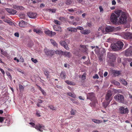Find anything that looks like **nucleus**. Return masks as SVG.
<instances>
[{
  "label": "nucleus",
  "instance_id": "nucleus-56",
  "mask_svg": "<svg viewBox=\"0 0 132 132\" xmlns=\"http://www.w3.org/2000/svg\"><path fill=\"white\" fill-rule=\"evenodd\" d=\"M64 19V18L63 17H61L59 18V20L61 21L63 20Z\"/></svg>",
  "mask_w": 132,
  "mask_h": 132
},
{
  "label": "nucleus",
  "instance_id": "nucleus-36",
  "mask_svg": "<svg viewBox=\"0 0 132 132\" xmlns=\"http://www.w3.org/2000/svg\"><path fill=\"white\" fill-rule=\"evenodd\" d=\"M48 107L51 110H55L56 109V108L54 107L52 105H51L49 106Z\"/></svg>",
  "mask_w": 132,
  "mask_h": 132
},
{
  "label": "nucleus",
  "instance_id": "nucleus-25",
  "mask_svg": "<svg viewBox=\"0 0 132 132\" xmlns=\"http://www.w3.org/2000/svg\"><path fill=\"white\" fill-rule=\"evenodd\" d=\"M33 31L34 32H36L37 34H38L42 33V31L38 29H34Z\"/></svg>",
  "mask_w": 132,
  "mask_h": 132
},
{
  "label": "nucleus",
  "instance_id": "nucleus-55",
  "mask_svg": "<svg viewBox=\"0 0 132 132\" xmlns=\"http://www.w3.org/2000/svg\"><path fill=\"white\" fill-rule=\"evenodd\" d=\"M99 8L100 9V12H101L103 11V9L102 6H99Z\"/></svg>",
  "mask_w": 132,
  "mask_h": 132
},
{
  "label": "nucleus",
  "instance_id": "nucleus-28",
  "mask_svg": "<svg viewBox=\"0 0 132 132\" xmlns=\"http://www.w3.org/2000/svg\"><path fill=\"white\" fill-rule=\"evenodd\" d=\"M111 101H108L105 102L104 103L103 106L105 108H106L108 105L109 104L110 102Z\"/></svg>",
  "mask_w": 132,
  "mask_h": 132
},
{
  "label": "nucleus",
  "instance_id": "nucleus-21",
  "mask_svg": "<svg viewBox=\"0 0 132 132\" xmlns=\"http://www.w3.org/2000/svg\"><path fill=\"white\" fill-rule=\"evenodd\" d=\"M19 25L21 27H24L26 26V23L24 21L22 20L19 22Z\"/></svg>",
  "mask_w": 132,
  "mask_h": 132
},
{
  "label": "nucleus",
  "instance_id": "nucleus-26",
  "mask_svg": "<svg viewBox=\"0 0 132 132\" xmlns=\"http://www.w3.org/2000/svg\"><path fill=\"white\" fill-rule=\"evenodd\" d=\"M45 33L46 34L50 36H52V31L50 30H47L45 32Z\"/></svg>",
  "mask_w": 132,
  "mask_h": 132
},
{
  "label": "nucleus",
  "instance_id": "nucleus-63",
  "mask_svg": "<svg viewBox=\"0 0 132 132\" xmlns=\"http://www.w3.org/2000/svg\"><path fill=\"white\" fill-rule=\"evenodd\" d=\"M14 59L15 60H16L17 62H18L19 61V60L18 59H17L16 57H15Z\"/></svg>",
  "mask_w": 132,
  "mask_h": 132
},
{
  "label": "nucleus",
  "instance_id": "nucleus-9",
  "mask_svg": "<svg viewBox=\"0 0 132 132\" xmlns=\"http://www.w3.org/2000/svg\"><path fill=\"white\" fill-rule=\"evenodd\" d=\"M118 16H117L114 13H112L110 16V19L111 21L113 23H116L117 20V18Z\"/></svg>",
  "mask_w": 132,
  "mask_h": 132
},
{
  "label": "nucleus",
  "instance_id": "nucleus-29",
  "mask_svg": "<svg viewBox=\"0 0 132 132\" xmlns=\"http://www.w3.org/2000/svg\"><path fill=\"white\" fill-rule=\"evenodd\" d=\"M67 95L74 98L76 97V95L74 93H72L71 92L67 93Z\"/></svg>",
  "mask_w": 132,
  "mask_h": 132
},
{
  "label": "nucleus",
  "instance_id": "nucleus-32",
  "mask_svg": "<svg viewBox=\"0 0 132 132\" xmlns=\"http://www.w3.org/2000/svg\"><path fill=\"white\" fill-rule=\"evenodd\" d=\"M61 51H62L61 50L59 51L58 50H57L56 51H55L54 50V55L55 54V53L56 54L62 55V54L61 53Z\"/></svg>",
  "mask_w": 132,
  "mask_h": 132
},
{
  "label": "nucleus",
  "instance_id": "nucleus-53",
  "mask_svg": "<svg viewBox=\"0 0 132 132\" xmlns=\"http://www.w3.org/2000/svg\"><path fill=\"white\" fill-rule=\"evenodd\" d=\"M93 78L95 79H98L99 78V77L97 74H96L94 76H93Z\"/></svg>",
  "mask_w": 132,
  "mask_h": 132
},
{
  "label": "nucleus",
  "instance_id": "nucleus-37",
  "mask_svg": "<svg viewBox=\"0 0 132 132\" xmlns=\"http://www.w3.org/2000/svg\"><path fill=\"white\" fill-rule=\"evenodd\" d=\"M72 3L71 0H66L65 2L66 4L67 5H69Z\"/></svg>",
  "mask_w": 132,
  "mask_h": 132
},
{
  "label": "nucleus",
  "instance_id": "nucleus-62",
  "mask_svg": "<svg viewBox=\"0 0 132 132\" xmlns=\"http://www.w3.org/2000/svg\"><path fill=\"white\" fill-rule=\"evenodd\" d=\"M79 98L81 100H84V99H83L82 97L81 96H79Z\"/></svg>",
  "mask_w": 132,
  "mask_h": 132
},
{
  "label": "nucleus",
  "instance_id": "nucleus-42",
  "mask_svg": "<svg viewBox=\"0 0 132 132\" xmlns=\"http://www.w3.org/2000/svg\"><path fill=\"white\" fill-rule=\"evenodd\" d=\"M113 83L115 85H116L117 86H119L120 85V84L119 82L116 81V80H114L113 82Z\"/></svg>",
  "mask_w": 132,
  "mask_h": 132
},
{
  "label": "nucleus",
  "instance_id": "nucleus-40",
  "mask_svg": "<svg viewBox=\"0 0 132 132\" xmlns=\"http://www.w3.org/2000/svg\"><path fill=\"white\" fill-rule=\"evenodd\" d=\"M54 22L55 24L57 25H60V21L56 20H54Z\"/></svg>",
  "mask_w": 132,
  "mask_h": 132
},
{
  "label": "nucleus",
  "instance_id": "nucleus-27",
  "mask_svg": "<svg viewBox=\"0 0 132 132\" xmlns=\"http://www.w3.org/2000/svg\"><path fill=\"white\" fill-rule=\"evenodd\" d=\"M65 82L68 85H75V84L74 82L69 80H66Z\"/></svg>",
  "mask_w": 132,
  "mask_h": 132
},
{
  "label": "nucleus",
  "instance_id": "nucleus-43",
  "mask_svg": "<svg viewBox=\"0 0 132 132\" xmlns=\"http://www.w3.org/2000/svg\"><path fill=\"white\" fill-rule=\"evenodd\" d=\"M31 60L32 62H33L35 63H36L38 62V61L37 59H34L33 58H32L31 59Z\"/></svg>",
  "mask_w": 132,
  "mask_h": 132
},
{
  "label": "nucleus",
  "instance_id": "nucleus-8",
  "mask_svg": "<svg viewBox=\"0 0 132 132\" xmlns=\"http://www.w3.org/2000/svg\"><path fill=\"white\" fill-rule=\"evenodd\" d=\"M119 113L121 114H127L129 112L128 108L123 106H120L119 108Z\"/></svg>",
  "mask_w": 132,
  "mask_h": 132
},
{
  "label": "nucleus",
  "instance_id": "nucleus-2",
  "mask_svg": "<svg viewBox=\"0 0 132 132\" xmlns=\"http://www.w3.org/2000/svg\"><path fill=\"white\" fill-rule=\"evenodd\" d=\"M123 44L121 41H118L116 43L112 44L111 45L112 49L114 51L120 50L123 47Z\"/></svg>",
  "mask_w": 132,
  "mask_h": 132
},
{
  "label": "nucleus",
  "instance_id": "nucleus-34",
  "mask_svg": "<svg viewBox=\"0 0 132 132\" xmlns=\"http://www.w3.org/2000/svg\"><path fill=\"white\" fill-rule=\"evenodd\" d=\"M76 112V110L72 109L70 111L71 114V115H75Z\"/></svg>",
  "mask_w": 132,
  "mask_h": 132
},
{
  "label": "nucleus",
  "instance_id": "nucleus-64",
  "mask_svg": "<svg viewBox=\"0 0 132 132\" xmlns=\"http://www.w3.org/2000/svg\"><path fill=\"white\" fill-rule=\"evenodd\" d=\"M38 103H41L43 102V101L40 99H39L38 100Z\"/></svg>",
  "mask_w": 132,
  "mask_h": 132
},
{
  "label": "nucleus",
  "instance_id": "nucleus-33",
  "mask_svg": "<svg viewBox=\"0 0 132 132\" xmlns=\"http://www.w3.org/2000/svg\"><path fill=\"white\" fill-rule=\"evenodd\" d=\"M6 73L9 79L10 80H11L12 79V77L10 73L7 71H6Z\"/></svg>",
  "mask_w": 132,
  "mask_h": 132
},
{
  "label": "nucleus",
  "instance_id": "nucleus-58",
  "mask_svg": "<svg viewBox=\"0 0 132 132\" xmlns=\"http://www.w3.org/2000/svg\"><path fill=\"white\" fill-rule=\"evenodd\" d=\"M14 35L15 36L17 37H19V34L18 33H15L14 34Z\"/></svg>",
  "mask_w": 132,
  "mask_h": 132
},
{
  "label": "nucleus",
  "instance_id": "nucleus-13",
  "mask_svg": "<svg viewBox=\"0 0 132 132\" xmlns=\"http://www.w3.org/2000/svg\"><path fill=\"white\" fill-rule=\"evenodd\" d=\"M27 15L30 18H35L37 15V14L36 13L30 12H28Z\"/></svg>",
  "mask_w": 132,
  "mask_h": 132
},
{
  "label": "nucleus",
  "instance_id": "nucleus-48",
  "mask_svg": "<svg viewBox=\"0 0 132 132\" xmlns=\"http://www.w3.org/2000/svg\"><path fill=\"white\" fill-rule=\"evenodd\" d=\"M116 3V2L115 0H112V4L113 5H115Z\"/></svg>",
  "mask_w": 132,
  "mask_h": 132
},
{
  "label": "nucleus",
  "instance_id": "nucleus-11",
  "mask_svg": "<svg viewBox=\"0 0 132 132\" xmlns=\"http://www.w3.org/2000/svg\"><path fill=\"white\" fill-rule=\"evenodd\" d=\"M108 57L110 58L111 61L114 62L116 59L115 55L111 53H109L108 55Z\"/></svg>",
  "mask_w": 132,
  "mask_h": 132
},
{
  "label": "nucleus",
  "instance_id": "nucleus-3",
  "mask_svg": "<svg viewBox=\"0 0 132 132\" xmlns=\"http://www.w3.org/2000/svg\"><path fill=\"white\" fill-rule=\"evenodd\" d=\"M121 36L123 38L128 40H132V33L126 32L123 33L121 34Z\"/></svg>",
  "mask_w": 132,
  "mask_h": 132
},
{
  "label": "nucleus",
  "instance_id": "nucleus-4",
  "mask_svg": "<svg viewBox=\"0 0 132 132\" xmlns=\"http://www.w3.org/2000/svg\"><path fill=\"white\" fill-rule=\"evenodd\" d=\"M29 124L31 125L32 127L35 128L36 129L38 130L41 132L43 131V128L45 127L42 124H38L35 125L34 123L31 122L29 123Z\"/></svg>",
  "mask_w": 132,
  "mask_h": 132
},
{
  "label": "nucleus",
  "instance_id": "nucleus-60",
  "mask_svg": "<svg viewBox=\"0 0 132 132\" xmlns=\"http://www.w3.org/2000/svg\"><path fill=\"white\" fill-rule=\"evenodd\" d=\"M49 10L50 11H51L53 12H54L55 11V10L54 9H50Z\"/></svg>",
  "mask_w": 132,
  "mask_h": 132
},
{
  "label": "nucleus",
  "instance_id": "nucleus-51",
  "mask_svg": "<svg viewBox=\"0 0 132 132\" xmlns=\"http://www.w3.org/2000/svg\"><path fill=\"white\" fill-rule=\"evenodd\" d=\"M0 71H1L3 75H5V72L3 70V69H2V68H0Z\"/></svg>",
  "mask_w": 132,
  "mask_h": 132
},
{
  "label": "nucleus",
  "instance_id": "nucleus-57",
  "mask_svg": "<svg viewBox=\"0 0 132 132\" xmlns=\"http://www.w3.org/2000/svg\"><path fill=\"white\" fill-rule=\"evenodd\" d=\"M108 74V73L107 72H105L104 74V77H106Z\"/></svg>",
  "mask_w": 132,
  "mask_h": 132
},
{
  "label": "nucleus",
  "instance_id": "nucleus-44",
  "mask_svg": "<svg viewBox=\"0 0 132 132\" xmlns=\"http://www.w3.org/2000/svg\"><path fill=\"white\" fill-rule=\"evenodd\" d=\"M1 53L4 55H5L6 54V52L4 51H3L1 49Z\"/></svg>",
  "mask_w": 132,
  "mask_h": 132
},
{
  "label": "nucleus",
  "instance_id": "nucleus-14",
  "mask_svg": "<svg viewBox=\"0 0 132 132\" xmlns=\"http://www.w3.org/2000/svg\"><path fill=\"white\" fill-rule=\"evenodd\" d=\"M61 53L62 54V55L68 58L70 57L71 56V54L69 52L61 51Z\"/></svg>",
  "mask_w": 132,
  "mask_h": 132
},
{
  "label": "nucleus",
  "instance_id": "nucleus-61",
  "mask_svg": "<svg viewBox=\"0 0 132 132\" xmlns=\"http://www.w3.org/2000/svg\"><path fill=\"white\" fill-rule=\"evenodd\" d=\"M70 100L74 103H77V102L75 101L72 98H71Z\"/></svg>",
  "mask_w": 132,
  "mask_h": 132
},
{
  "label": "nucleus",
  "instance_id": "nucleus-45",
  "mask_svg": "<svg viewBox=\"0 0 132 132\" xmlns=\"http://www.w3.org/2000/svg\"><path fill=\"white\" fill-rule=\"evenodd\" d=\"M5 119V117H0V122H2L4 121Z\"/></svg>",
  "mask_w": 132,
  "mask_h": 132
},
{
  "label": "nucleus",
  "instance_id": "nucleus-52",
  "mask_svg": "<svg viewBox=\"0 0 132 132\" xmlns=\"http://www.w3.org/2000/svg\"><path fill=\"white\" fill-rule=\"evenodd\" d=\"M8 23L11 26H13L14 25V23L10 21L8 22Z\"/></svg>",
  "mask_w": 132,
  "mask_h": 132
},
{
  "label": "nucleus",
  "instance_id": "nucleus-19",
  "mask_svg": "<svg viewBox=\"0 0 132 132\" xmlns=\"http://www.w3.org/2000/svg\"><path fill=\"white\" fill-rule=\"evenodd\" d=\"M112 73L115 76H118L121 74L120 71H116L115 70H113Z\"/></svg>",
  "mask_w": 132,
  "mask_h": 132
},
{
  "label": "nucleus",
  "instance_id": "nucleus-1",
  "mask_svg": "<svg viewBox=\"0 0 132 132\" xmlns=\"http://www.w3.org/2000/svg\"><path fill=\"white\" fill-rule=\"evenodd\" d=\"M115 13L119 17L121 16L119 18L120 23L123 24L126 22L127 16L126 13L122 12L121 10H119L116 11Z\"/></svg>",
  "mask_w": 132,
  "mask_h": 132
},
{
  "label": "nucleus",
  "instance_id": "nucleus-47",
  "mask_svg": "<svg viewBox=\"0 0 132 132\" xmlns=\"http://www.w3.org/2000/svg\"><path fill=\"white\" fill-rule=\"evenodd\" d=\"M92 23L91 22H88L87 24V26L90 27H91L92 26Z\"/></svg>",
  "mask_w": 132,
  "mask_h": 132
},
{
  "label": "nucleus",
  "instance_id": "nucleus-17",
  "mask_svg": "<svg viewBox=\"0 0 132 132\" xmlns=\"http://www.w3.org/2000/svg\"><path fill=\"white\" fill-rule=\"evenodd\" d=\"M131 51L130 50V49H128L125 52V55L126 56H129L131 55Z\"/></svg>",
  "mask_w": 132,
  "mask_h": 132
},
{
  "label": "nucleus",
  "instance_id": "nucleus-7",
  "mask_svg": "<svg viewBox=\"0 0 132 132\" xmlns=\"http://www.w3.org/2000/svg\"><path fill=\"white\" fill-rule=\"evenodd\" d=\"M44 52L45 54L47 56L52 57L54 55V50H50L47 48H45Z\"/></svg>",
  "mask_w": 132,
  "mask_h": 132
},
{
  "label": "nucleus",
  "instance_id": "nucleus-23",
  "mask_svg": "<svg viewBox=\"0 0 132 132\" xmlns=\"http://www.w3.org/2000/svg\"><path fill=\"white\" fill-rule=\"evenodd\" d=\"M120 81L122 84L125 85H126L127 84V83L125 80V79L123 78H121L120 79Z\"/></svg>",
  "mask_w": 132,
  "mask_h": 132
},
{
  "label": "nucleus",
  "instance_id": "nucleus-38",
  "mask_svg": "<svg viewBox=\"0 0 132 132\" xmlns=\"http://www.w3.org/2000/svg\"><path fill=\"white\" fill-rule=\"evenodd\" d=\"M76 9H68L67 10L69 12H71L72 13H73L76 10Z\"/></svg>",
  "mask_w": 132,
  "mask_h": 132
},
{
  "label": "nucleus",
  "instance_id": "nucleus-24",
  "mask_svg": "<svg viewBox=\"0 0 132 132\" xmlns=\"http://www.w3.org/2000/svg\"><path fill=\"white\" fill-rule=\"evenodd\" d=\"M50 41L51 43L54 46L57 47V45L56 42L52 39H50Z\"/></svg>",
  "mask_w": 132,
  "mask_h": 132
},
{
  "label": "nucleus",
  "instance_id": "nucleus-5",
  "mask_svg": "<svg viewBox=\"0 0 132 132\" xmlns=\"http://www.w3.org/2000/svg\"><path fill=\"white\" fill-rule=\"evenodd\" d=\"M88 95L87 98L89 99L94 102V105L97 102V100L94 94L93 93H89Z\"/></svg>",
  "mask_w": 132,
  "mask_h": 132
},
{
  "label": "nucleus",
  "instance_id": "nucleus-18",
  "mask_svg": "<svg viewBox=\"0 0 132 132\" xmlns=\"http://www.w3.org/2000/svg\"><path fill=\"white\" fill-rule=\"evenodd\" d=\"M67 29L69 31L73 32H76L77 31V29L72 27L68 28Z\"/></svg>",
  "mask_w": 132,
  "mask_h": 132
},
{
  "label": "nucleus",
  "instance_id": "nucleus-54",
  "mask_svg": "<svg viewBox=\"0 0 132 132\" xmlns=\"http://www.w3.org/2000/svg\"><path fill=\"white\" fill-rule=\"evenodd\" d=\"M40 91L42 92V94H43V95H45V96L46 95V92L43 89H42V90H40Z\"/></svg>",
  "mask_w": 132,
  "mask_h": 132
},
{
  "label": "nucleus",
  "instance_id": "nucleus-12",
  "mask_svg": "<svg viewBox=\"0 0 132 132\" xmlns=\"http://www.w3.org/2000/svg\"><path fill=\"white\" fill-rule=\"evenodd\" d=\"M60 44L67 50H69V48L68 45L66 42L64 41L61 40L60 42Z\"/></svg>",
  "mask_w": 132,
  "mask_h": 132
},
{
  "label": "nucleus",
  "instance_id": "nucleus-16",
  "mask_svg": "<svg viewBox=\"0 0 132 132\" xmlns=\"http://www.w3.org/2000/svg\"><path fill=\"white\" fill-rule=\"evenodd\" d=\"M105 30L106 31L109 32L113 31V29L112 27L111 26H108L106 27L105 29Z\"/></svg>",
  "mask_w": 132,
  "mask_h": 132
},
{
  "label": "nucleus",
  "instance_id": "nucleus-41",
  "mask_svg": "<svg viewBox=\"0 0 132 132\" xmlns=\"http://www.w3.org/2000/svg\"><path fill=\"white\" fill-rule=\"evenodd\" d=\"M49 72L48 71H44V73L46 77L48 78V75H49Z\"/></svg>",
  "mask_w": 132,
  "mask_h": 132
},
{
  "label": "nucleus",
  "instance_id": "nucleus-10",
  "mask_svg": "<svg viewBox=\"0 0 132 132\" xmlns=\"http://www.w3.org/2000/svg\"><path fill=\"white\" fill-rule=\"evenodd\" d=\"M112 94L111 92L110 91H108L106 95L105 100L107 101H111L112 100Z\"/></svg>",
  "mask_w": 132,
  "mask_h": 132
},
{
  "label": "nucleus",
  "instance_id": "nucleus-22",
  "mask_svg": "<svg viewBox=\"0 0 132 132\" xmlns=\"http://www.w3.org/2000/svg\"><path fill=\"white\" fill-rule=\"evenodd\" d=\"M80 32L82 34L85 35L88 34L90 32V31L88 30H83L80 31Z\"/></svg>",
  "mask_w": 132,
  "mask_h": 132
},
{
  "label": "nucleus",
  "instance_id": "nucleus-15",
  "mask_svg": "<svg viewBox=\"0 0 132 132\" xmlns=\"http://www.w3.org/2000/svg\"><path fill=\"white\" fill-rule=\"evenodd\" d=\"M7 11L9 13L13 14H15L17 12V11L11 9H7Z\"/></svg>",
  "mask_w": 132,
  "mask_h": 132
},
{
  "label": "nucleus",
  "instance_id": "nucleus-31",
  "mask_svg": "<svg viewBox=\"0 0 132 132\" xmlns=\"http://www.w3.org/2000/svg\"><path fill=\"white\" fill-rule=\"evenodd\" d=\"M13 8L17 10H18L19 9H21L22 8V7L21 6H19L16 5H13Z\"/></svg>",
  "mask_w": 132,
  "mask_h": 132
},
{
  "label": "nucleus",
  "instance_id": "nucleus-30",
  "mask_svg": "<svg viewBox=\"0 0 132 132\" xmlns=\"http://www.w3.org/2000/svg\"><path fill=\"white\" fill-rule=\"evenodd\" d=\"M53 28L55 30L58 31L61 29V27L58 26H54Z\"/></svg>",
  "mask_w": 132,
  "mask_h": 132
},
{
  "label": "nucleus",
  "instance_id": "nucleus-20",
  "mask_svg": "<svg viewBox=\"0 0 132 132\" xmlns=\"http://www.w3.org/2000/svg\"><path fill=\"white\" fill-rule=\"evenodd\" d=\"M66 75L65 71H62L60 73V77L63 79H65L66 78Z\"/></svg>",
  "mask_w": 132,
  "mask_h": 132
},
{
  "label": "nucleus",
  "instance_id": "nucleus-50",
  "mask_svg": "<svg viewBox=\"0 0 132 132\" xmlns=\"http://www.w3.org/2000/svg\"><path fill=\"white\" fill-rule=\"evenodd\" d=\"M76 28L77 29H79L80 30H83L84 29V28L81 27H78Z\"/></svg>",
  "mask_w": 132,
  "mask_h": 132
},
{
  "label": "nucleus",
  "instance_id": "nucleus-49",
  "mask_svg": "<svg viewBox=\"0 0 132 132\" xmlns=\"http://www.w3.org/2000/svg\"><path fill=\"white\" fill-rule=\"evenodd\" d=\"M82 80H84L86 79V75L85 73H84L83 75L82 76Z\"/></svg>",
  "mask_w": 132,
  "mask_h": 132
},
{
  "label": "nucleus",
  "instance_id": "nucleus-59",
  "mask_svg": "<svg viewBox=\"0 0 132 132\" xmlns=\"http://www.w3.org/2000/svg\"><path fill=\"white\" fill-rule=\"evenodd\" d=\"M36 85L37 86V87L40 90H41L42 89L41 88V87H40L39 85Z\"/></svg>",
  "mask_w": 132,
  "mask_h": 132
},
{
  "label": "nucleus",
  "instance_id": "nucleus-35",
  "mask_svg": "<svg viewBox=\"0 0 132 132\" xmlns=\"http://www.w3.org/2000/svg\"><path fill=\"white\" fill-rule=\"evenodd\" d=\"M93 121L95 123H100V120L96 119H93Z\"/></svg>",
  "mask_w": 132,
  "mask_h": 132
},
{
  "label": "nucleus",
  "instance_id": "nucleus-46",
  "mask_svg": "<svg viewBox=\"0 0 132 132\" xmlns=\"http://www.w3.org/2000/svg\"><path fill=\"white\" fill-rule=\"evenodd\" d=\"M20 62H24V59L22 56H21L20 57Z\"/></svg>",
  "mask_w": 132,
  "mask_h": 132
},
{
  "label": "nucleus",
  "instance_id": "nucleus-39",
  "mask_svg": "<svg viewBox=\"0 0 132 132\" xmlns=\"http://www.w3.org/2000/svg\"><path fill=\"white\" fill-rule=\"evenodd\" d=\"M19 89L20 91H22L23 90L24 87L23 86L21 85V84H19Z\"/></svg>",
  "mask_w": 132,
  "mask_h": 132
},
{
  "label": "nucleus",
  "instance_id": "nucleus-6",
  "mask_svg": "<svg viewBox=\"0 0 132 132\" xmlns=\"http://www.w3.org/2000/svg\"><path fill=\"white\" fill-rule=\"evenodd\" d=\"M114 98L116 101L119 102L123 103L124 102V97L122 95L118 94L115 95Z\"/></svg>",
  "mask_w": 132,
  "mask_h": 132
}]
</instances>
